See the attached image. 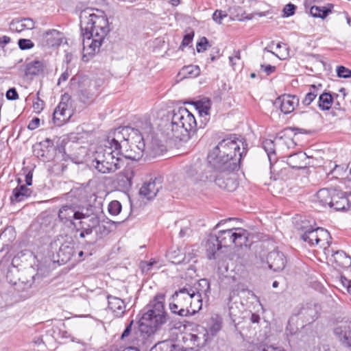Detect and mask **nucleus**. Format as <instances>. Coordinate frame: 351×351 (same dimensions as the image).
<instances>
[{
    "mask_svg": "<svg viewBox=\"0 0 351 351\" xmlns=\"http://www.w3.org/2000/svg\"><path fill=\"white\" fill-rule=\"evenodd\" d=\"M66 98L69 99L68 96L64 95L62 101L59 103L53 113V121L56 125L61 126L71 117V111L67 108V104L63 101Z\"/></svg>",
    "mask_w": 351,
    "mask_h": 351,
    "instance_id": "17",
    "label": "nucleus"
},
{
    "mask_svg": "<svg viewBox=\"0 0 351 351\" xmlns=\"http://www.w3.org/2000/svg\"><path fill=\"white\" fill-rule=\"evenodd\" d=\"M241 144L243 145V142L231 136L219 141L208 153V162L213 171L206 176L207 180L229 192L237 189V182L232 172L240 168L241 159L247 152L244 147L240 151Z\"/></svg>",
    "mask_w": 351,
    "mask_h": 351,
    "instance_id": "1",
    "label": "nucleus"
},
{
    "mask_svg": "<svg viewBox=\"0 0 351 351\" xmlns=\"http://www.w3.org/2000/svg\"><path fill=\"white\" fill-rule=\"evenodd\" d=\"M99 223V218L97 216H91L90 218H88V223L86 222L85 225L88 228L89 227L91 228V230H93V229L94 228L97 227Z\"/></svg>",
    "mask_w": 351,
    "mask_h": 351,
    "instance_id": "52",
    "label": "nucleus"
},
{
    "mask_svg": "<svg viewBox=\"0 0 351 351\" xmlns=\"http://www.w3.org/2000/svg\"><path fill=\"white\" fill-rule=\"evenodd\" d=\"M11 39L8 36H3L0 37V48L3 49L5 45L10 42Z\"/></svg>",
    "mask_w": 351,
    "mask_h": 351,
    "instance_id": "59",
    "label": "nucleus"
},
{
    "mask_svg": "<svg viewBox=\"0 0 351 351\" xmlns=\"http://www.w3.org/2000/svg\"><path fill=\"white\" fill-rule=\"evenodd\" d=\"M192 232L191 229L189 226H184L181 228L179 235L180 237H184L185 236H189L191 235Z\"/></svg>",
    "mask_w": 351,
    "mask_h": 351,
    "instance_id": "58",
    "label": "nucleus"
},
{
    "mask_svg": "<svg viewBox=\"0 0 351 351\" xmlns=\"http://www.w3.org/2000/svg\"><path fill=\"white\" fill-rule=\"evenodd\" d=\"M162 189V182L160 178H155L148 182H145L141 187L139 193L147 199L154 198L159 190Z\"/></svg>",
    "mask_w": 351,
    "mask_h": 351,
    "instance_id": "19",
    "label": "nucleus"
},
{
    "mask_svg": "<svg viewBox=\"0 0 351 351\" xmlns=\"http://www.w3.org/2000/svg\"><path fill=\"white\" fill-rule=\"evenodd\" d=\"M45 102L43 100L37 97L36 99L33 102V108L35 112L40 113L44 108Z\"/></svg>",
    "mask_w": 351,
    "mask_h": 351,
    "instance_id": "46",
    "label": "nucleus"
},
{
    "mask_svg": "<svg viewBox=\"0 0 351 351\" xmlns=\"http://www.w3.org/2000/svg\"><path fill=\"white\" fill-rule=\"evenodd\" d=\"M267 263L269 267L274 271H280L286 266L287 258L282 252L274 250L268 254Z\"/></svg>",
    "mask_w": 351,
    "mask_h": 351,
    "instance_id": "16",
    "label": "nucleus"
},
{
    "mask_svg": "<svg viewBox=\"0 0 351 351\" xmlns=\"http://www.w3.org/2000/svg\"><path fill=\"white\" fill-rule=\"evenodd\" d=\"M19 47L22 50L29 49L34 47V43L29 39L21 38L18 41Z\"/></svg>",
    "mask_w": 351,
    "mask_h": 351,
    "instance_id": "44",
    "label": "nucleus"
},
{
    "mask_svg": "<svg viewBox=\"0 0 351 351\" xmlns=\"http://www.w3.org/2000/svg\"><path fill=\"white\" fill-rule=\"evenodd\" d=\"M350 205L351 204L346 196V193L337 189L330 208H334L337 211H346L350 209Z\"/></svg>",
    "mask_w": 351,
    "mask_h": 351,
    "instance_id": "23",
    "label": "nucleus"
},
{
    "mask_svg": "<svg viewBox=\"0 0 351 351\" xmlns=\"http://www.w3.org/2000/svg\"><path fill=\"white\" fill-rule=\"evenodd\" d=\"M69 77V74L67 71H64V73H62L58 80V85H60L62 82L66 81Z\"/></svg>",
    "mask_w": 351,
    "mask_h": 351,
    "instance_id": "63",
    "label": "nucleus"
},
{
    "mask_svg": "<svg viewBox=\"0 0 351 351\" xmlns=\"http://www.w3.org/2000/svg\"><path fill=\"white\" fill-rule=\"evenodd\" d=\"M64 39V34L62 32L56 29H51L43 34L42 43L47 47H55L60 46Z\"/></svg>",
    "mask_w": 351,
    "mask_h": 351,
    "instance_id": "20",
    "label": "nucleus"
},
{
    "mask_svg": "<svg viewBox=\"0 0 351 351\" xmlns=\"http://www.w3.org/2000/svg\"><path fill=\"white\" fill-rule=\"evenodd\" d=\"M78 97L80 101L86 104L92 99L93 95L88 90L80 87L78 92Z\"/></svg>",
    "mask_w": 351,
    "mask_h": 351,
    "instance_id": "40",
    "label": "nucleus"
},
{
    "mask_svg": "<svg viewBox=\"0 0 351 351\" xmlns=\"http://www.w3.org/2000/svg\"><path fill=\"white\" fill-rule=\"evenodd\" d=\"M314 351H331L328 345H319L315 348Z\"/></svg>",
    "mask_w": 351,
    "mask_h": 351,
    "instance_id": "64",
    "label": "nucleus"
},
{
    "mask_svg": "<svg viewBox=\"0 0 351 351\" xmlns=\"http://www.w3.org/2000/svg\"><path fill=\"white\" fill-rule=\"evenodd\" d=\"M227 16H228V14H227V13H226V12L217 10L214 12V13L213 14V19L216 23L221 24V20Z\"/></svg>",
    "mask_w": 351,
    "mask_h": 351,
    "instance_id": "45",
    "label": "nucleus"
},
{
    "mask_svg": "<svg viewBox=\"0 0 351 351\" xmlns=\"http://www.w3.org/2000/svg\"><path fill=\"white\" fill-rule=\"evenodd\" d=\"M287 132H289V130L285 129V130L276 134L274 140L265 139L263 141V147L267 154L270 163H271L272 160H276V149L274 141L282 140L283 138L287 135Z\"/></svg>",
    "mask_w": 351,
    "mask_h": 351,
    "instance_id": "22",
    "label": "nucleus"
},
{
    "mask_svg": "<svg viewBox=\"0 0 351 351\" xmlns=\"http://www.w3.org/2000/svg\"><path fill=\"white\" fill-rule=\"evenodd\" d=\"M194 36V33H188L184 36L183 40L182 41L180 47H184L189 46L193 41V38Z\"/></svg>",
    "mask_w": 351,
    "mask_h": 351,
    "instance_id": "49",
    "label": "nucleus"
},
{
    "mask_svg": "<svg viewBox=\"0 0 351 351\" xmlns=\"http://www.w3.org/2000/svg\"><path fill=\"white\" fill-rule=\"evenodd\" d=\"M324 253L329 257V261L335 264L336 267L348 268L351 266V257L343 250H334L332 248L324 247Z\"/></svg>",
    "mask_w": 351,
    "mask_h": 351,
    "instance_id": "12",
    "label": "nucleus"
},
{
    "mask_svg": "<svg viewBox=\"0 0 351 351\" xmlns=\"http://www.w3.org/2000/svg\"><path fill=\"white\" fill-rule=\"evenodd\" d=\"M136 130H133L131 126L119 127L108 137L104 145L110 147L115 153L122 154V148H127Z\"/></svg>",
    "mask_w": 351,
    "mask_h": 351,
    "instance_id": "6",
    "label": "nucleus"
},
{
    "mask_svg": "<svg viewBox=\"0 0 351 351\" xmlns=\"http://www.w3.org/2000/svg\"><path fill=\"white\" fill-rule=\"evenodd\" d=\"M171 127L172 136L182 140L186 135L195 132L197 122L191 112L186 108L180 107L173 110Z\"/></svg>",
    "mask_w": 351,
    "mask_h": 351,
    "instance_id": "4",
    "label": "nucleus"
},
{
    "mask_svg": "<svg viewBox=\"0 0 351 351\" xmlns=\"http://www.w3.org/2000/svg\"><path fill=\"white\" fill-rule=\"evenodd\" d=\"M196 110L201 117L208 116L210 109V101L208 99H203L195 102Z\"/></svg>",
    "mask_w": 351,
    "mask_h": 351,
    "instance_id": "35",
    "label": "nucleus"
},
{
    "mask_svg": "<svg viewBox=\"0 0 351 351\" xmlns=\"http://www.w3.org/2000/svg\"><path fill=\"white\" fill-rule=\"evenodd\" d=\"M191 286H185L175 291L169 303L171 311L180 317H187L189 313Z\"/></svg>",
    "mask_w": 351,
    "mask_h": 351,
    "instance_id": "7",
    "label": "nucleus"
},
{
    "mask_svg": "<svg viewBox=\"0 0 351 351\" xmlns=\"http://www.w3.org/2000/svg\"><path fill=\"white\" fill-rule=\"evenodd\" d=\"M98 232L102 234H108L110 230L103 224L99 223L97 226Z\"/></svg>",
    "mask_w": 351,
    "mask_h": 351,
    "instance_id": "62",
    "label": "nucleus"
},
{
    "mask_svg": "<svg viewBox=\"0 0 351 351\" xmlns=\"http://www.w3.org/2000/svg\"><path fill=\"white\" fill-rule=\"evenodd\" d=\"M318 306L314 304H306L303 306L298 315L308 323L313 322L317 318Z\"/></svg>",
    "mask_w": 351,
    "mask_h": 351,
    "instance_id": "25",
    "label": "nucleus"
},
{
    "mask_svg": "<svg viewBox=\"0 0 351 351\" xmlns=\"http://www.w3.org/2000/svg\"><path fill=\"white\" fill-rule=\"evenodd\" d=\"M134 321L131 320L130 324L125 327L122 332L120 339L123 341H127L138 347L147 348L154 343V339H151L150 343H144L143 341V335H141L140 332V321H138V328L137 330L132 332V325Z\"/></svg>",
    "mask_w": 351,
    "mask_h": 351,
    "instance_id": "11",
    "label": "nucleus"
},
{
    "mask_svg": "<svg viewBox=\"0 0 351 351\" xmlns=\"http://www.w3.org/2000/svg\"><path fill=\"white\" fill-rule=\"evenodd\" d=\"M33 173L32 171H29L25 175L26 186H31L32 184Z\"/></svg>",
    "mask_w": 351,
    "mask_h": 351,
    "instance_id": "61",
    "label": "nucleus"
},
{
    "mask_svg": "<svg viewBox=\"0 0 351 351\" xmlns=\"http://www.w3.org/2000/svg\"><path fill=\"white\" fill-rule=\"evenodd\" d=\"M40 124V119L38 117L34 118L28 124L27 128L30 130H34L38 128Z\"/></svg>",
    "mask_w": 351,
    "mask_h": 351,
    "instance_id": "56",
    "label": "nucleus"
},
{
    "mask_svg": "<svg viewBox=\"0 0 351 351\" xmlns=\"http://www.w3.org/2000/svg\"><path fill=\"white\" fill-rule=\"evenodd\" d=\"M182 73L184 75V77H197L200 73V69L197 65H188L184 66L182 69Z\"/></svg>",
    "mask_w": 351,
    "mask_h": 351,
    "instance_id": "38",
    "label": "nucleus"
},
{
    "mask_svg": "<svg viewBox=\"0 0 351 351\" xmlns=\"http://www.w3.org/2000/svg\"><path fill=\"white\" fill-rule=\"evenodd\" d=\"M261 68L267 75H269L271 73H273L274 72H275V71L276 69V66H271L270 64H267V65L261 64Z\"/></svg>",
    "mask_w": 351,
    "mask_h": 351,
    "instance_id": "55",
    "label": "nucleus"
},
{
    "mask_svg": "<svg viewBox=\"0 0 351 351\" xmlns=\"http://www.w3.org/2000/svg\"><path fill=\"white\" fill-rule=\"evenodd\" d=\"M336 71L339 77L349 78L351 77V70L344 66H338Z\"/></svg>",
    "mask_w": 351,
    "mask_h": 351,
    "instance_id": "42",
    "label": "nucleus"
},
{
    "mask_svg": "<svg viewBox=\"0 0 351 351\" xmlns=\"http://www.w3.org/2000/svg\"><path fill=\"white\" fill-rule=\"evenodd\" d=\"M80 18L84 52L82 60L88 61L87 56H92L99 51L108 32V20L104 16L90 13L88 10L82 11Z\"/></svg>",
    "mask_w": 351,
    "mask_h": 351,
    "instance_id": "2",
    "label": "nucleus"
},
{
    "mask_svg": "<svg viewBox=\"0 0 351 351\" xmlns=\"http://www.w3.org/2000/svg\"><path fill=\"white\" fill-rule=\"evenodd\" d=\"M296 6L293 3L287 4L282 10V16L283 17H289L293 16L295 14Z\"/></svg>",
    "mask_w": 351,
    "mask_h": 351,
    "instance_id": "43",
    "label": "nucleus"
},
{
    "mask_svg": "<svg viewBox=\"0 0 351 351\" xmlns=\"http://www.w3.org/2000/svg\"><path fill=\"white\" fill-rule=\"evenodd\" d=\"M333 96L330 93H322L319 95L318 106L322 110H328L330 108L333 101Z\"/></svg>",
    "mask_w": 351,
    "mask_h": 351,
    "instance_id": "34",
    "label": "nucleus"
},
{
    "mask_svg": "<svg viewBox=\"0 0 351 351\" xmlns=\"http://www.w3.org/2000/svg\"><path fill=\"white\" fill-rule=\"evenodd\" d=\"M83 210L84 206L79 204L77 200L71 201L61 206L58 211V218L64 223L70 222L73 224L75 219L88 218V216L83 213Z\"/></svg>",
    "mask_w": 351,
    "mask_h": 351,
    "instance_id": "10",
    "label": "nucleus"
},
{
    "mask_svg": "<svg viewBox=\"0 0 351 351\" xmlns=\"http://www.w3.org/2000/svg\"><path fill=\"white\" fill-rule=\"evenodd\" d=\"M316 98L314 93H310L309 92L306 95L304 99L302 100V104L305 106L310 105L314 99Z\"/></svg>",
    "mask_w": 351,
    "mask_h": 351,
    "instance_id": "53",
    "label": "nucleus"
},
{
    "mask_svg": "<svg viewBox=\"0 0 351 351\" xmlns=\"http://www.w3.org/2000/svg\"><path fill=\"white\" fill-rule=\"evenodd\" d=\"M268 14V12H253L246 16L245 19L250 20L252 19L255 16H265Z\"/></svg>",
    "mask_w": 351,
    "mask_h": 351,
    "instance_id": "60",
    "label": "nucleus"
},
{
    "mask_svg": "<svg viewBox=\"0 0 351 351\" xmlns=\"http://www.w3.org/2000/svg\"><path fill=\"white\" fill-rule=\"evenodd\" d=\"M85 224H86V221H80L82 231L80 234V237L81 238H84V237H85L86 235L90 234L93 232L91 228L87 227Z\"/></svg>",
    "mask_w": 351,
    "mask_h": 351,
    "instance_id": "50",
    "label": "nucleus"
},
{
    "mask_svg": "<svg viewBox=\"0 0 351 351\" xmlns=\"http://www.w3.org/2000/svg\"><path fill=\"white\" fill-rule=\"evenodd\" d=\"M8 100H16L19 98V94L15 88H9L5 94Z\"/></svg>",
    "mask_w": 351,
    "mask_h": 351,
    "instance_id": "48",
    "label": "nucleus"
},
{
    "mask_svg": "<svg viewBox=\"0 0 351 351\" xmlns=\"http://www.w3.org/2000/svg\"><path fill=\"white\" fill-rule=\"evenodd\" d=\"M32 190L27 188L25 184H19L12 191V195L10 197L12 202H20L30 197Z\"/></svg>",
    "mask_w": 351,
    "mask_h": 351,
    "instance_id": "29",
    "label": "nucleus"
},
{
    "mask_svg": "<svg viewBox=\"0 0 351 351\" xmlns=\"http://www.w3.org/2000/svg\"><path fill=\"white\" fill-rule=\"evenodd\" d=\"M164 295H156L142 311L140 321V332L144 343H150L151 339H154L155 332L168 321L169 317L165 311Z\"/></svg>",
    "mask_w": 351,
    "mask_h": 351,
    "instance_id": "3",
    "label": "nucleus"
},
{
    "mask_svg": "<svg viewBox=\"0 0 351 351\" xmlns=\"http://www.w3.org/2000/svg\"><path fill=\"white\" fill-rule=\"evenodd\" d=\"M121 154L115 153L110 147H99L94 154L92 166L99 173H110L120 168Z\"/></svg>",
    "mask_w": 351,
    "mask_h": 351,
    "instance_id": "5",
    "label": "nucleus"
},
{
    "mask_svg": "<svg viewBox=\"0 0 351 351\" xmlns=\"http://www.w3.org/2000/svg\"><path fill=\"white\" fill-rule=\"evenodd\" d=\"M121 204L119 202L114 200L108 205V212L112 215H117L121 211Z\"/></svg>",
    "mask_w": 351,
    "mask_h": 351,
    "instance_id": "41",
    "label": "nucleus"
},
{
    "mask_svg": "<svg viewBox=\"0 0 351 351\" xmlns=\"http://www.w3.org/2000/svg\"><path fill=\"white\" fill-rule=\"evenodd\" d=\"M34 21L30 18L23 19L21 21V27L28 29L34 28Z\"/></svg>",
    "mask_w": 351,
    "mask_h": 351,
    "instance_id": "51",
    "label": "nucleus"
},
{
    "mask_svg": "<svg viewBox=\"0 0 351 351\" xmlns=\"http://www.w3.org/2000/svg\"><path fill=\"white\" fill-rule=\"evenodd\" d=\"M249 233L243 228H231L220 230L216 235L219 245L222 247L230 246L234 243L236 246L247 245Z\"/></svg>",
    "mask_w": 351,
    "mask_h": 351,
    "instance_id": "8",
    "label": "nucleus"
},
{
    "mask_svg": "<svg viewBox=\"0 0 351 351\" xmlns=\"http://www.w3.org/2000/svg\"><path fill=\"white\" fill-rule=\"evenodd\" d=\"M306 221H302L300 226H297V229L303 232L302 239L311 245H318L322 241H326L328 244V239L330 238L329 232L322 228H313L306 225Z\"/></svg>",
    "mask_w": 351,
    "mask_h": 351,
    "instance_id": "9",
    "label": "nucleus"
},
{
    "mask_svg": "<svg viewBox=\"0 0 351 351\" xmlns=\"http://www.w3.org/2000/svg\"><path fill=\"white\" fill-rule=\"evenodd\" d=\"M247 350L248 351H282L278 348L263 343L250 344Z\"/></svg>",
    "mask_w": 351,
    "mask_h": 351,
    "instance_id": "39",
    "label": "nucleus"
},
{
    "mask_svg": "<svg viewBox=\"0 0 351 351\" xmlns=\"http://www.w3.org/2000/svg\"><path fill=\"white\" fill-rule=\"evenodd\" d=\"M133 130H136V132L133 135L134 136H141L143 138V141H145V136H148L153 130L152 125L150 121L147 118L140 119L135 125V127H132Z\"/></svg>",
    "mask_w": 351,
    "mask_h": 351,
    "instance_id": "24",
    "label": "nucleus"
},
{
    "mask_svg": "<svg viewBox=\"0 0 351 351\" xmlns=\"http://www.w3.org/2000/svg\"><path fill=\"white\" fill-rule=\"evenodd\" d=\"M229 60H230V62L232 64V66L233 67H234V66L236 65L237 63L234 60H241V52H240V51L239 50L234 51L233 56H230L229 58ZM234 69H235V68H234Z\"/></svg>",
    "mask_w": 351,
    "mask_h": 351,
    "instance_id": "57",
    "label": "nucleus"
},
{
    "mask_svg": "<svg viewBox=\"0 0 351 351\" xmlns=\"http://www.w3.org/2000/svg\"><path fill=\"white\" fill-rule=\"evenodd\" d=\"M322 88V85L321 84H312L310 86L309 88V93H314L315 95V97L317 96V95H320L321 89Z\"/></svg>",
    "mask_w": 351,
    "mask_h": 351,
    "instance_id": "54",
    "label": "nucleus"
},
{
    "mask_svg": "<svg viewBox=\"0 0 351 351\" xmlns=\"http://www.w3.org/2000/svg\"><path fill=\"white\" fill-rule=\"evenodd\" d=\"M134 177V171L130 167L124 169L117 175L115 183L119 190L128 191L132 185V180Z\"/></svg>",
    "mask_w": 351,
    "mask_h": 351,
    "instance_id": "18",
    "label": "nucleus"
},
{
    "mask_svg": "<svg viewBox=\"0 0 351 351\" xmlns=\"http://www.w3.org/2000/svg\"><path fill=\"white\" fill-rule=\"evenodd\" d=\"M191 299L189 303V316L193 315L201 310L202 306V295L197 294L195 289L191 287Z\"/></svg>",
    "mask_w": 351,
    "mask_h": 351,
    "instance_id": "28",
    "label": "nucleus"
},
{
    "mask_svg": "<svg viewBox=\"0 0 351 351\" xmlns=\"http://www.w3.org/2000/svg\"><path fill=\"white\" fill-rule=\"evenodd\" d=\"M299 104V99L295 95H283L278 97L274 101L276 108L280 109L284 114H289L293 112Z\"/></svg>",
    "mask_w": 351,
    "mask_h": 351,
    "instance_id": "13",
    "label": "nucleus"
},
{
    "mask_svg": "<svg viewBox=\"0 0 351 351\" xmlns=\"http://www.w3.org/2000/svg\"><path fill=\"white\" fill-rule=\"evenodd\" d=\"M222 319L219 315L212 317L210 325L209 327V332L212 336H215L221 329Z\"/></svg>",
    "mask_w": 351,
    "mask_h": 351,
    "instance_id": "37",
    "label": "nucleus"
},
{
    "mask_svg": "<svg viewBox=\"0 0 351 351\" xmlns=\"http://www.w3.org/2000/svg\"><path fill=\"white\" fill-rule=\"evenodd\" d=\"M44 70L43 62L39 60H33L26 63L25 68V75L26 76L38 75Z\"/></svg>",
    "mask_w": 351,
    "mask_h": 351,
    "instance_id": "32",
    "label": "nucleus"
},
{
    "mask_svg": "<svg viewBox=\"0 0 351 351\" xmlns=\"http://www.w3.org/2000/svg\"><path fill=\"white\" fill-rule=\"evenodd\" d=\"M135 143L134 147L136 149H126L125 152L122 151L121 156H123L125 158L130 159L132 160H138L143 155V152L145 149V143L143 141V138L141 136H132L131 143L133 145Z\"/></svg>",
    "mask_w": 351,
    "mask_h": 351,
    "instance_id": "14",
    "label": "nucleus"
},
{
    "mask_svg": "<svg viewBox=\"0 0 351 351\" xmlns=\"http://www.w3.org/2000/svg\"><path fill=\"white\" fill-rule=\"evenodd\" d=\"M108 307L117 317H121L125 313L126 305L124 300L111 295H107Z\"/></svg>",
    "mask_w": 351,
    "mask_h": 351,
    "instance_id": "21",
    "label": "nucleus"
},
{
    "mask_svg": "<svg viewBox=\"0 0 351 351\" xmlns=\"http://www.w3.org/2000/svg\"><path fill=\"white\" fill-rule=\"evenodd\" d=\"M307 157L305 153L298 152L289 155L287 159V165L293 169H303L306 167L305 160Z\"/></svg>",
    "mask_w": 351,
    "mask_h": 351,
    "instance_id": "26",
    "label": "nucleus"
},
{
    "mask_svg": "<svg viewBox=\"0 0 351 351\" xmlns=\"http://www.w3.org/2000/svg\"><path fill=\"white\" fill-rule=\"evenodd\" d=\"M193 288L195 289L197 294L205 297L208 296V293H210V282L206 278L200 279L198 281L197 287Z\"/></svg>",
    "mask_w": 351,
    "mask_h": 351,
    "instance_id": "36",
    "label": "nucleus"
},
{
    "mask_svg": "<svg viewBox=\"0 0 351 351\" xmlns=\"http://www.w3.org/2000/svg\"><path fill=\"white\" fill-rule=\"evenodd\" d=\"M332 4L328 6L319 7L313 5L310 9V13L313 17L324 19L332 12Z\"/></svg>",
    "mask_w": 351,
    "mask_h": 351,
    "instance_id": "33",
    "label": "nucleus"
},
{
    "mask_svg": "<svg viewBox=\"0 0 351 351\" xmlns=\"http://www.w3.org/2000/svg\"><path fill=\"white\" fill-rule=\"evenodd\" d=\"M208 44V40L206 37H202L200 40L197 43V51L198 53L203 52L206 50V47Z\"/></svg>",
    "mask_w": 351,
    "mask_h": 351,
    "instance_id": "47",
    "label": "nucleus"
},
{
    "mask_svg": "<svg viewBox=\"0 0 351 351\" xmlns=\"http://www.w3.org/2000/svg\"><path fill=\"white\" fill-rule=\"evenodd\" d=\"M335 189H322L317 193V198L318 202L322 206L328 205L330 207L334 196L336 193Z\"/></svg>",
    "mask_w": 351,
    "mask_h": 351,
    "instance_id": "30",
    "label": "nucleus"
},
{
    "mask_svg": "<svg viewBox=\"0 0 351 351\" xmlns=\"http://www.w3.org/2000/svg\"><path fill=\"white\" fill-rule=\"evenodd\" d=\"M334 333L342 346L351 350V320L341 323L335 328Z\"/></svg>",
    "mask_w": 351,
    "mask_h": 351,
    "instance_id": "15",
    "label": "nucleus"
},
{
    "mask_svg": "<svg viewBox=\"0 0 351 351\" xmlns=\"http://www.w3.org/2000/svg\"><path fill=\"white\" fill-rule=\"evenodd\" d=\"M205 247L208 258L209 259H215V254L222 248V246L221 245H219V242L216 235L210 234L207 239Z\"/></svg>",
    "mask_w": 351,
    "mask_h": 351,
    "instance_id": "27",
    "label": "nucleus"
},
{
    "mask_svg": "<svg viewBox=\"0 0 351 351\" xmlns=\"http://www.w3.org/2000/svg\"><path fill=\"white\" fill-rule=\"evenodd\" d=\"M75 254L74 246L72 243H64L61 245L58 252V256L62 263L69 261Z\"/></svg>",
    "mask_w": 351,
    "mask_h": 351,
    "instance_id": "31",
    "label": "nucleus"
}]
</instances>
